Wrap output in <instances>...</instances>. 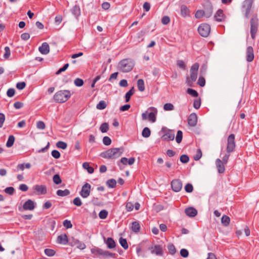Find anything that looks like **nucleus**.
<instances>
[{
	"instance_id": "obj_22",
	"label": "nucleus",
	"mask_w": 259,
	"mask_h": 259,
	"mask_svg": "<svg viewBox=\"0 0 259 259\" xmlns=\"http://www.w3.org/2000/svg\"><path fill=\"white\" fill-rule=\"evenodd\" d=\"M197 121V116L195 113H192L188 118V124L192 126L196 124Z\"/></svg>"
},
{
	"instance_id": "obj_3",
	"label": "nucleus",
	"mask_w": 259,
	"mask_h": 259,
	"mask_svg": "<svg viewBox=\"0 0 259 259\" xmlns=\"http://www.w3.org/2000/svg\"><path fill=\"white\" fill-rule=\"evenodd\" d=\"M70 96L71 94L69 91H59L55 94L53 99L57 103H64L67 101Z\"/></svg>"
},
{
	"instance_id": "obj_28",
	"label": "nucleus",
	"mask_w": 259,
	"mask_h": 259,
	"mask_svg": "<svg viewBox=\"0 0 259 259\" xmlns=\"http://www.w3.org/2000/svg\"><path fill=\"white\" fill-rule=\"evenodd\" d=\"M70 193V192L68 189H65L64 190H58L56 192L57 195L61 197L67 196L69 195Z\"/></svg>"
},
{
	"instance_id": "obj_12",
	"label": "nucleus",
	"mask_w": 259,
	"mask_h": 259,
	"mask_svg": "<svg viewBox=\"0 0 259 259\" xmlns=\"http://www.w3.org/2000/svg\"><path fill=\"white\" fill-rule=\"evenodd\" d=\"M170 184L172 190L176 192L180 191L182 188V182L180 179L173 180Z\"/></svg>"
},
{
	"instance_id": "obj_17",
	"label": "nucleus",
	"mask_w": 259,
	"mask_h": 259,
	"mask_svg": "<svg viewBox=\"0 0 259 259\" xmlns=\"http://www.w3.org/2000/svg\"><path fill=\"white\" fill-rule=\"evenodd\" d=\"M33 189L36 190L39 194H46L47 193V187L45 185H36L33 186Z\"/></svg>"
},
{
	"instance_id": "obj_15",
	"label": "nucleus",
	"mask_w": 259,
	"mask_h": 259,
	"mask_svg": "<svg viewBox=\"0 0 259 259\" xmlns=\"http://www.w3.org/2000/svg\"><path fill=\"white\" fill-rule=\"evenodd\" d=\"M215 164L218 172L219 174L224 173L225 170V168L224 166L225 164L223 163V161L220 159L218 158L216 159Z\"/></svg>"
},
{
	"instance_id": "obj_47",
	"label": "nucleus",
	"mask_w": 259,
	"mask_h": 259,
	"mask_svg": "<svg viewBox=\"0 0 259 259\" xmlns=\"http://www.w3.org/2000/svg\"><path fill=\"white\" fill-rule=\"evenodd\" d=\"M4 50H5V53L4 54V58L5 59H9V58L11 55L10 49L9 47H6L5 48Z\"/></svg>"
},
{
	"instance_id": "obj_41",
	"label": "nucleus",
	"mask_w": 259,
	"mask_h": 259,
	"mask_svg": "<svg viewBox=\"0 0 259 259\" xmlns=\"http://www.w3.org/2000/svg\"><path fill=\"white\" fill-rule=\"evenodd\" d=\"M45 253L48 256H53L55 253L56 251L52 249L46 248L44 250Z\"/></svg>"
},
{
	"instance_id": "obj_64",
	"label": "nucleus",
	"mask_w": 259,
	"mask_h": 259,
	"mask_svg": "<svg viewBox=\"0 0 259 259\" xmlns=\"http://www.w3.org/2000/svg\"><path fill=\"white\" fill-rule=\"evenodd\" d=\"M177 64L178 66L180 68L183 69H185V64L183 60H178L177 62Z\"/></svg>"
},
{
	"instance_id": "obj_8",
	"label": "nucleus",
	"mask_w": 259,
	"mask_h": 259,
	"mask_svg": "<svg viewBox=\"0 0 259 259\" xmlns=\"http://www.w3.org/2000/svg\"><path fill=\"white\" fill-rule=\"evenodd\" d=\"M235 135L231 134L229 136L227 139V151L228 153L232 152L235 148Z\"/></svg>"
},
{
	"instance_id": "obj_36",
	"label": "nucleus",
	"mask_w": 259,
	"mask_h": 259,
	"mask_svg": "<svg viewBox=\"0 0 259 259\" xmlns=\"http://www.w3.org/2000/svg\"><path fill=\"white\" fill-rule=\"evenodd\" d=\"M91 252L93 254L102 255L103 250L98 247H94L91 249Z\"/></svg>"
},
{
	"instance_id": "obj_61",
	"label": "nucleus",
	"mask_w": 259,
	"mask_h": 259,
	"mask_svg": "<svg viewBox=\"0 0 259 259\" xmlns=\"http://www.w3.org/2000/svg\"><path fill=\"white\" fill-rule=\"evenodd\" d=\"M204 12L202 10H198L195 13V17L199 19L204 16Z\"/></svg>"
},
{
	"instance_id": "obj_37",
	"label": "nucleus",
	"mask_w": 259,
	"mask_h": 259,
	"mask_svg": "<svg viewBox=\"0 0 259 259\" xmlns=\"http://www.w3.org/2000/svg\"><path fill=\"white\" fill-rule=\"evenodd\" d=\"M107 107L106 103L104 101H100L97 105L96 108L99 110H103Z\"/></svg>"
},
{
	"instance_id": "obj_44",
	"label": "nucleus",
	"mask_w": 259,
	"mask_h": 259,
	"mask_svg": "<svg viewBox=\"0 0 259 259\" xmlns=\"http://www.w3.org/2000/svg\"><path fill=\"white\" fill-rule=\"evenodd\" d=\"M56 146L62 149H65L67 147V144L66 143L63 141H58L56 144Z\"/></svg>"
},
{
	"instance_id": "obj_33",
	"label": "nucleus",
	"mask_w": 259,
	"mask_h": 259,
	"mask_svg": "<svg viewBox=\"0 0 259 259\" xmlns=\"http://www.w3.org/2000/svg\"><path fill=\"white\" fill-rule=\"evenodd\" d=\"M119 242L121 246L124 249H127L128 247V243L126 239L120 237L119 239Z\"/></svg>"
},
{
	"instance_id": "obj_54",
	"label": "nucleus",
	"mask_w": 259,
	"mask_h": 259,
	"mask_svg": "<svg viewBox=\"0 0 259 259\" xmlns=\"http://www.w3.org/2000/svg\"><path fill=\"white\" fill-rule=\"evenodd\" d=\"M51 154L55 159H59L61 156L60 153L56 150H53L51 152Z\"/></svg>"
},
{
	"instance_id": "obj_21",
	"label": "nucleus",
	"mask_w": 259,
	"mask_h": 259,
	"mask_svg": "<svg viewBox=\"0 0 259 259\" xmlns=\"http://www.w3.org/2000/svg\"><path fill=\"white\" fill-rule=\"evenodd\" d=\"M168 132L165 133L161 137L162 141H172L175 139V134L170 132L171 131H168Z\"/></svg>"
},
{
	"instance_id": "obj_7",
	"label": "nucleus",
	"mask_w": 259,
	"mask_h": 259,
	"mask_svg": "<svg viewBox=\"0 0 259 259\" xmlns=\"http://www.w3.org/2000/svg\"><path fill=\"white\" fill-rule=\"evenodd\" d=\"M253 0H245L242 5V11L244 14L245 18L248 19L252 12V6Z\"/></svg>"
},
{
	"instance_id": "obj_31",
	"label": "nucleus",
	"mask_w": 259,
	"mask_h": 259,
	"mask_svg": "<svg viewBox=\"0 0 259 259\" xmlns=\"http://www.w3.org/2000/svg\"><path fill=\"white\" fill-rule=\"evenodd\" d=\"M116 181L114 179H111L107 181L106 185L109 188H114L116 185Z\"/></svg>"
},
{
	"instance_id": "obj_32",
	"label": "nucleus",
	"mask_w": 259,
	"mask_h": 259,
	"mask_svg": "<svg viewBox=\"0 0 259 259\" xmlns=\"http://www.w3.org/2000/svg\"><path fill=\"white\" fill-rule=\"evenodd\" d=\"M137 86L138 90L140 92H143L145 90L144 82L142 79H139V80H138Z\"/></svg>"
},
{
	"instance_id": "obj_51",
	"label": "nucleus",
	"mask_w": 259,
	"mask_h": 259,
	"mask_svg": "<svg viewBox=\"0 0 259 259\" xmlns=\"http://www.w3.org/2000/svg\"><path fill=\"white\" fill-rule=\"evenodd\" d=\"M163 109L166 111H170L174 110V106L171 103H166L163 106Z\"/></svg>"
},
{
	"instance_id": "obj_25",
	"label": "nucleus",
	"mask_w": 259,
	"mask_h": 259,
	"mask_svg": "<svg viewBox=\"0 0 259 259\" xmlns=\"http://www.w3.org/2000/svg\"><path fill=\"white\" fill-rule=\"evenodd\" d=\"M214 18L217 21H222L224 19L223 12L222 10H219L214 15Z\"/></svg>"
},
{
	"instance_id": "obj_29",
	"label": "nucleus",
	"mask_w": 259,
	"mask_h": 259,
	"mask_svg": "<svg viewBox=\"0 0 259 259\" xmlns=\"http://www.w3.org/2000/svg\"><path fill=\"white\" fill-rule=\"evenodd\" d=\"M82 167L84 169L87 170L89 174H93L94 171V169L93 167L90 166L89 163L85 162L82 164Z\"/></svg>"
},
{
	"instance_id": "obj_9",
	"label": "nucleus",
	"mask_w": 259,
	"mask_h": 259,
	"mask_svg": "<svg viewBox=\"0 0 259 259\" xmlns=\"http://www.w3.org/2000/svg\"><path fill=\"white\" fill-rule=\"evenodd\" d=\"M199 33L203 37H207L210 31V26L207 24H202L198 28Z\"/></svg>"
},
{
	"instance_id": "obj_60",
	"label": "nucleus",
	"mask_w": 259,
	"mask_h": 259,
	"mask_svg": "<svg viewBox=\"0 0 259 259\" xmlns=\"http://www.w3.org/2000/svg\"><path fill=\"white\" fill-rule=\"evenodd\" d=\"M102 255L104 256H106V257L109 256V257H114L115 254L114 253L110 252L109 251L103 250V252Z\"/></svg>"
},
{
	"instance_id": "obj_39",
	"label": "nucleus",
	"mask_w": 259,
	"mask_h": 259,
	"mask_svg": "<svg viewBox=\"0 0 259 259\" xmlns=\"http://www.w3.org/2000/svg\"><path fill=\"white\" fill-rule=\"evenodd\" d=\"M182 139H183L182 131H178V132H177V134L176 135V142L178 144H179L182 142Z\"/></svg>"
},
{
	"instance_id": "obj_49",
	"label": "nucleus",
	"mask_w": 259,
	"mask_h": 259,
	"mask_svg": "<svg viewBox=\"0 0 259 259\" xmlns=\"http://www.w3.org/2000/svg\"><path fill=\"white\" fill-rule=\"evenodd\" d=\"M185 190L187 193H191L193 191V187L190 183L187 184L185 186Z\"/></svg>"
},
{
	"instance_id": "obj_56",
	"label": "nucleus",
	"mask_w": 259,
	"mask_h": 259,
	"mask_svg": "<svg viewBox=\"0 0 259 259\" xmlns=\"http://www.w3.org/2000/svg\"><path fill=\"white\" fill-rule=\"evenodd\" d=\"M74 83L77 87H81L83 84V81L82 79L77 78L74 80Z\"/></svg>"
},
{
	"instance_id": "obj_40",
	"label": "nucleus",
	"mask_w": 259,
	"mask_h": 259,
	"mask_svg": "<svg viewBox=\"0 0 259 259\" xmlns=\"http://www.w3.org/2000/svg\"><path fill=\"white\" fill-rule=\"evenodd\" d=\"M54 183L56 185L61 183L62 180L59 174H55L53 178Z\"/></svg>"
},
{
	"instance_id": "obj_30",
	"label": "nucleus",
	"mask_w": 259,
	"mask_h": 259,
	"mask_svg": "<svg viewBox=\"0 0 259 259\" xmlns=\"http://www.w3.org/2000/svg\"><path fill=\"white\" fill-rule=\"evenodd\" d=\"M230 219L228 216L226 215H223L221 219V222L223 226H228L230 224Z\"/></svg>"
},
{
	"instance_id": "obj_23",
	"label": "nucleus",
	"mask_w": 259,
	"mask_h": 259,
	"mask_svg": "<svg viewBox=\"0 0 259 259\" xmlns=\"http://www.w3.org/2000/svg\"><path fill=\"white\" fill-rule=\"evenodd\" d=\"M104 242L106 244L107 247L109 249H112L115 247L116 243L114 239L111 237H108L105 240V238L104 237Z\"/></svg>"
},
{
	"instance_id": "obj_59",
	"label": "nucleus",
	"mask_w": 259,
	"mask_h": 259,
	"mask_svg": "<svg viewBox=\"0 0 259 259\" xmlns=\"http://www.w3.org/2000/svg\"><path fill=\"white\" fill-rule=\"evenodd\" d=\"M180 254L183 257H187L189 255V251L185 248H183L180 250Z\"/></svg>"
},
{
	"instance_id": "obj_16",
	"label": "nucleus",
	"mask_w": 259,
	"mask_h": 259,
	"mask_svg": "<svg viewBox=\"0 0 259 259\" xmlns=\"http://www.w3.org/2000/svg\"><path fill=\"white\" fill-rule=\"evenodd\" d=\"M69 239L66 234H61L57 237V242L64 245L69 243Z\"/></svg>"
},
{
	"instance_id": "obj_50",
	"label": "nucleus",
	"mask_w": 259,
	"mask_h": 259,
	"mask_svg": "<svg viewBox=\"0 0 259 259\" xmlns=\"http://www.w3.org/2000/svg\"><path fill=\"white\" fill-rule=\"evenodd\" d=\"M202 151L200 149H198L196 151V155L194 156V159L195 160L197 161L199 160L202 157Z\"/></svg>"
},
{
	"instance_id": "obj_55",
	"label": "nucleus",
	"mask_w": 259,
	"mask_h": 259,
	"mask_svg": "<svg viewBox=\"0 0 259 259\" xmlns=\"http://www.w3.org/2000/svg\"><path fill=\"white\" fill-rule=\"evenodd\" d=\"M73 203L77 206H80L82 205L81 199L78 197H76L73 199Z\"/></svg>"
},
{
	"instance_id": "obj_5",
	"label": "nucleus",
	"mask_w": 259,
	"mask_h": 259,
	"mask_svg": "<svg viewBox=\"0 0 259 259\" xmlns=\"http://www.w3.org/2000/svg\"><path fill=\"white\" fill-rule=\"evenodd\" d=\"M151 112H149L148 111H146L142 114V118L143 120H148L151 122H154L156 121V115L157 114V109L154 107H151L149 109Z\"/></svg>"
},
{
	"instance_id": "obj_26",
	"label": "nucleus",
	"mask_w": 259,
	"mask_h": 259,
	"mask_svg": "<svg viewBox=\"0 0 259 259\" xmlns=\"http://www.w3.org/2000/svg\"><path fill=\"white\" fill-rule=\"evenodd\" d=\"M141 229L140 225L137 221H135L132 223V230L135 233H138L140 232Z\"/></svg>"
},
{
	"instance_id": "obj_1",
	"label": "nucleus",
	"mask_w": 259,
	"mask_h": 259,
	"mask_svg": "<svg viewBox=\"0 0 259 259\" xmlns=\"http://www.w3.org/2000/svg\"><path fill=\"white\" fill-rule=\"evenodd\" d=\"M122 152V148H113L102 152L100 156L106 159H116L121 155Z\"/></svg>"
},
{
	"instance_id": "obj_6",
	"label": "nucleus",
	"mask_w": 259,
	"mask_h": 259,
	"mask_svg": "<svg viewBox=\"0 0 259 259\" xmlns=\"http://www.w3.org/2000/svg\"><path fill=\"white\" fill-rule=\"evenodd\" d=\"M258 26V20L256 14L252 16L250 20V34L252 39H254L257 32Z\"/></svg>"
},
{
	"instance_id": "obj_63",
	"label": "nucleus",
	"mask_w": 259,
	"mask_h": 259,
	"mask_svg": "<svg viewBox=\"0 0 259 259\" xmlns=\"http://www.w3.org/2000/svg\"><path fill=\"white\" fill-rule=\"evenodd\" d=\"M170 21V18L168 16H165L162 17L161 22L164 25L167 24Z\"/></svg>"
},
{
	"instance_id": "obj_20",
	"label": "nucleus",
	"mask_w": 259,
	"mask_h": 259,
	"mask_svg": "<svg viewBox=\"0 0 259 259\" xmlns=\"http://www.w3.org/2000/svg\"><path fill=\"white\" fill-rule=\"evenodd\" d=\"M34 207L35 205L34 202L30 199L27 200L23 205V208L24 210H32L34 209Z\"/></svg>"
},
{
	"instance_id": "obj_48",
	"label": "nucleus",
	"mask_w": 259,
	"mask_h": 259,
	"mask_svg": "<svg viewBox=\"0 0 259 259\" xmlns=\"http://www.w3.org/2000/svg\"><path fill=\"white\" fill-rule=\"evenodd\" d=\"M187 93L188 94H189L194 97H196L198 96V94L197 92V91L193 89H190V88L188 89L187 90Z\"/></svg>"
},
{
	"instance_id": "obj_11",
	"label": "nucleus",
	"mask_w": 259,
	"mask_h": 259,
	"mask_svg": "<svg viewBox=\"0 0 259 259\" xmlns=\"http://www.w3.org/2000/svg\"><path fill=\"white\" fill-rule=\"evenodd\" d=\"M91 186L90 184L86 183L82 187L79 192L80 195L83 198H86L90 196L91 193Z\"/></svg>"
},
{
	"instance_id": "obj_19",
	"label": "nucleus",
	"mask_w": 259,
	"mask_h": 259,
	"mask_svg": "<svg viewBox=\"0 0 259 259\" xmlns=\"http://www.w3.org/2000/svg\"><path fill=\"white\" fill-rule=\"evenodd\" d=\"M39 51L43 55H47L50 52V47L47 42L42 43V45L38 48Z\"/></svg>"
},
{
	"instance_id": "obj_27",
	"label": "nucleus",
	"mask_w": 259,
	"mask_h": 259,
	"mask_svg": "<svg viewBox=\"0 0 259 259\" xmlns=\"http://www.w3.org/2000/svg\"><path fill=\"white\" fill-rule=\"evenodd\" d=\"M71 12L75 17L79 16L80 14V10L79 7L77 5L73 6L71 9Z\"/></svg>"
},
{
	"instance_id": "obj_10",
	"label": "nucleus",
	"mask_w": 259,
	"mask_h": 259,
	"mask_svg": "<svg viewBox=\"0 0 259 259\" xmlns=\"http://www.w3.org/2000/svg\"><path fill=\"white\" fill-rule=\"evenodd\" d=\"M69 245L71 246H76L77 248L81 250H83L86 247V245L84 243L80 241L74 237H72L69 238Z\"/></svg>"
},
{
	"instance_id": "obj_38",
	"label": "nucleus",
	"mask_w": 259,
	"mask_h": 259,
	"mask_svg": "<svg viewBox=\"0 0 259 259\" xmlns=\"http://www.w3.org/2000/svg\"><path fill=\"white\" fill-rule=\"evenodd\" d=\"M134 88L133 87L128 92H127L125 96V101L126 102H128L131 96H132L134 94Z\"/></svg>"
},
{
	"instance_id": "obj_14",
	"label": "nucleus",
	"mask_w": 259,
	"mask_h": 259,
	"mask_svg": "<svg viewBox=\"0 0 259 259\" xmlns=\"http://www.w3.org/2000/svg\"><path fill=\"white\" fill-rule=\"evenodd\" d=\"M246 55L247 61L250 62L253 60L254 56L253 49L252 47L249 46L247 48Z\"/></svg>"
},
{
	"instance_id": "obj_34",
	"label": "nucleus",
	"mask_w": 259,
	"mask_h": 259,
	"mask_svg": "<svg viewBox=\"0 0 259 259\" xmlns=\"http://www.w3.org/2000/svg\"><path fill=\"white\" fill-rule=\"evenodd\" d=\"M189 9L185 5H182L181 7V13L182 16L186 17L189 14Z\"/></svg>"
},
{
	"instance_id": "obj_52",
	"label": "nucleus",
	"mask_w": 259,
	"mask_h": 259,
	"mask_svg": "<svg viewBox=\"0 0 259 259\" xmlns=\"http://www.w3.org/2000/svg\"><path fill=\"white\" fill-rule=\"evenodd\" d=\"M103 143L105 145L109 146L111 144V140L109 137L105 136L103 139Z\"/></svg>"
},
{
	"instance_id": "obj_35",
	"label": "nucleus",
	"mask_w": 259,
	"mask_h": 259,
	"mask_svg": "<svg viewBox=\"0 0 259 259\" xmlns=\"http://www.w3.org/2000/svg\"><path fill=\"white\" fill-rule=\"evenodd\" d=\"M14 142H15L14 136L13 135H10L9 137L8 140L6 143V146L9 148L12 147L13 145Z\"/></svg>"
},
{
	"instance_id": "obj_13",
	"label": "nucleus",
	"mask_w": 259,
	"mask_h": 259,
	"mask_svg": "<svg viewBox=\"0 0 259 259\" xmlns=\"http://www.w3.org/2000/svg\"><path fill=\"white\" fill-rule=\"evenodd\" d=\"M204 12V16L206 18L210 17L212 14L213 8L212 6L209 2H206L204 5V10H203Z\"/></svg>"
},
{
	"instance_id": "obj_4",
	"label": "nucleus",
	"mask_w": 259,
	"mask_h": 259,
	"mask_svg": "<svg viewBox=\"0 0 259 259\" xmlns=\"http://www.w3.org/2000/svg\"><path fill=\"white\" fill-rule=\"evenodd\" d=\"M199 67V65L197 63L194 64L191 67L190 72V77H187V81L189 86H192V83L196 81L197 78V73Z\"/></svg>"
},
{
	"instance_id": "obj_24",
	"label": "nucleus",
	"mask_w": 259,
	"mask_h": 259,
	"mask_svg": "<svg viewBox=\"0 0 259 259\" xmlns=\"http://www.w3.org/2000/svg\"><path fill=\"white\" fill-rule=\"evenodd\" d=\"M152 253H155L157 255H162L163 254L162 248L160 245H155L154 249L152 250Z\"/></svg>"
},
{
	"instance_id": "obj_57",
	"label": "nucleus",
	"mask_w": 259,
	"mask_h": 259,
	"mask_svg": "<svg viewBox=\"0 0 259 259\" xmlns=\"http://www.w3.org/2000/svg\"><path fill=\"white\" fill-rule=\"evenodd\" d=\"M201 105V100L200 99H196L194 101L193 103V107L198 109L200 108Z\"/></svg>"
},
{
	"instance_id": "obj_62",
	"label": "nucleus",
	"mask_w": 259,
	"mask_h": 259,
	"mask_svg": "<svg viewBox=\"0 0 259 259\" xmlns=\"http://www.w3.org/2000/svg\"><path fill=\"white\" fill-rule=\"evenodd\" d=\"M197 83L200 87H204L205 84V80L204 78L202 76H200Z\"/></svg>"
},
{
	"instance_id": "obj_46",
	"label": "nucleus",
	"mask_w": 259,
	"mask_h": 259,
	"mask_svg": "<svg viewBox=\"0 0 259 259\" xmlns=\"http://www.w3.org/2000/svg\"><path fill=\"white\" fill-rule=\"evenodd\" d=\"M128 159L126 157H122L120 160L117 161V165L121 167V164L126 165L127 164ZM121 169V168H120Z\"/></svg>"
},
{
	"instance_id": "obj_43",
	"label": "nucleus",
	"mask_w": 259,
	"mask_h": 259,
	"mask_svg": "<svg viewBox=\"0 0 259 259\" xmlns=\"http://www.w3.org/2000/svg\"><path fill=\"white\" fill-rule=\"evenodd\" d=\"M108 212L105 209L101 210L99 213V217L101 219H105L108 216Z\"/></svg>"
},
{
	"instance_id": "obj_53",
	"label": "nucleus",
	"mask_w": 259,
	"mask_h": 259,
	"mask_svg": "<svg viewBox=\"0 0 259 259\" xmlns=\"http://www.w3.org/2000/svg\"><path fill=\"white\" fill-rule=\"evenodd\" d=\"M4 191L9 195H13L15 192V189L13 187H8L4 190Z\"/></svg>"
},
{
	"instance_id": "obj_18",
	"label": "nucleus",
	"mask_w": 259,
	"mask_h": 259,
	"mask_svg": "<svg viewBox=\"0 0 259 259\" xmlns=\"http://www.w3.org/2000/svg\"><path fill=\"white\" fill-rule=\"evenodd\" d=\"M185 213L189 217H194L197 214V210L193 207L186 208L185 210Z\"/></svg>"
},
{
	"instance_id": "obj_58",
	"label": "nucleus",
	"mask_w": 259,
	"mask_h": 259,
	"mask_svg": "<svg viewBox=\"0 0 259 259\" xmlns=\"http://www.w3.org/2000/svg\"><path fill=\"white\" fill-rule=\"evenodd\" d=\"M63 226L66 228V229H70L72 227V225L71 224V222L70 221H69L68 220H65L63 222Z\"/></svg>"
},
{
	"instance_id": "obj_45",
	"label": "nucleus",
	"mask_w": 259,
	"mask_h": 259,
	"mask_svg": "<svg viewBox=\"0 0 259 259\" xmlns=\"http://www.w3.org/2000/svg\"><path fill=\"white\" fill-rule=\"evenodd\" d=\"M180 160L182 163H187L189 162V157L186 154H183L180 156Z\"/></svg>"
},
{
	"instance_id": "obj_42",
	"label": "nucleus",
	"mask_w": 259,
	"mask_h": 259,
	"mask_svg": "<svg viewBox=\"0 0 259 259\" xmlns=\"http://www.w3.org/2000/svg\"><path fill=\"white\" fill-rule=\"evenodd\" d=\"M167 248L168 249L169 252L171 255H174L176 252V249L174 245L172 243L169 244L167 246Z\"/></svg>"
},
{
	"instance_id": "obj_2",
	"label": "nucleus",
	"mask_w": 259,
	"mask_h": 259,
	"mask_svg": "<svg viewBox=\"0 0 259 259\" xmlns=\"http://www.w3.org/2000/svg\"><path fill=\"white\" fill-rule=\"evenodd\" d=\"M134 66L135 62L132 59H125L119 62L118 65V68L123 72H128L133 69Z\"/></svg>"
}]
</instances>
